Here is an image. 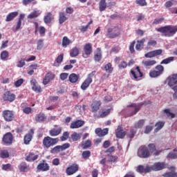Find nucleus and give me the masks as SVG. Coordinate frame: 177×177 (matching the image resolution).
Instances as JSON below:
<instances>
[{"label": "nucleus", "instance_id": "1", "mask_svg": "<svg viewBox=\"0 0 177 177\" xmlns=\"http://www.w3.org/2000/svg\"><path fill=\"white\" fill-rule=\"evenodd\" d=\"M158 32H160L163 37L171 38L177 32V25H167L156 29Z\"/></svg>", "mask_w": 177, "mask_h": 177}, {"label": "nucleus", "instance_id": "2", "mask_svg": "<svg viewBox=\"0 0 177 177\" xmlns=\"http://www.w3.org/2000/svg\"><path fill=\"white\" fill-rule=\"evenodd\" d=\"M59 143V138H53L50 136H46L43 139V146L46 149H49L50 147H53Z\"/></svg>", "mask_w": 177, "mask_h": 177}, {"label": "nucleus", "instance_id": "3", "mask_svg": "<svg viewBox=\"0 0 177 177\" xmlns=\"http://www.w3.org/2000/svg\"><path fill=\"white\" fill-rule=\"evenodd\" d=\"M121 35V28L115 26L114 28H109L107 30V33L106 35V38H110L113 39L120 37Z\"/></svg>", "mask_w": 177, "mask_h": 177}, {"label": "nucleus", "instance_id": "4", "mask_svg": "<svg viewBox=\"0 0 177 177\" xmlns=\"http://www.w3.org/2000/svg\"><path fill=\"white\" fill-rule=\"evenodd\" d=\"M96 73V71H92L91 73H89L87 76V78L83 82L80 88L82 91H86L88 88H89V85L92 84L93 82V78L95 77V74Z\"/></svg>", "mask_w": 177, "mask_h": 177}, {"label": "nucleus", "instance_id": "5", "mask_svg": "<svg viewBox=\"0 0 177 177\" xmlns=\"http://www.w3.org/2000/svg\"><path fill=\"white\" fill-rule=\"evenodd\" d=\"M137 154L140 158H149L150 157V151L147 147L142 145L139 147Z\"/></svg>", "mask_w": 177, "mask_h": 177}, {"label": "nucleus", "instance_id": "6", "mask_svg": "<svg viewBox=\"0 0 177 177\" xmlns=\"http://www.w3.org/2000/svg\"><path fill=\"white\" fill-rule=\"evenodd\" d=\"M156 70H152L149 72V77L151 78H157L164 73V66L162 65H157L155 67Z\"/></svg>", "mask_w": 177, "mask_h": 177}, {"label": "nucleus", "instance_id": "7", "mask_svg": "<svg viewBox=\"0 0 177 177\" xmlns=\"http://www.w3.org/2000/svg\"><path fill=\"white\" fill-rule=\"evenodd\" d=\"M69 147L70 143L68 142L63 144L62 145H57L50 149V153H51V154H56L60 153V151H64V150H66V149Z\"/></svg>", "mask_w": 177, "mask_h": 177}, {"label": "nucleus", "instance_id": "8", "mask_svg": "<svg viewBox=\"0 0 177 177\" xmlns=\"http://www.w3.org/2000/svg\"><path fill=\"white\" fill-rule=\"evenodd\" d=\"M84 53H82V57L84 59H86L92 55V52H93V48H92V44L87 43L83 47Z\"/></svg>", "mask_w": 177, "mask_h": 177}, {"label": "nucleus", "instance_id": "9", "mask_svg": "<svg viewBox=\"0 0 177 177\" xmlns=\"http://www.w3.org/2000/svg\"><path fill=\"white\" fill-rule=\"evenodd\" d=\"M2 142L4 146H11V145L13 143V134H12L10 132L6 133L3 136Z\"/></svg>", "mask_w": 177, "mask_h": 177}, {"label": "nucleus", "instance_id": "10", "mask_svg": "<svg viewBox=\"0 0 177 177\" xmlns=\"http://www.w3.org/2000/svg\"><path fill=\"white\" fill-rule=\"evenodd\" d=\"M151 171H162V169H165L167 168V163L165 162H157L153 163L151 166H149Z\"/></svg>", "mask_w": 177, "mask_h": 177}, {"label": "nucleus", "instance_id": "11", "mask_svg": "<svg viewBox=\"0 0 177 177\" xmlns=\"http://www.w3.org/2000/svg\"><path fill=\"white\" fill-rule=\"evenodd\" d=\"M3 100L4 102H10L12 103V102L16 100V95L10 91H6L3 95Z\"/></svg>", "mask_w": 177, "mask_h": 177}, {"label": "nucleus", "instance_id": "12", "mask_svg": "<svg viewBox=\"0 0 177 177\" xmlns=\"http://www.w3.org/2000/svg\"><path fill=\"white\" fill-rule=\"evenodd\" d=\"M37 171H41L42 172H46L50 169L49 164L46 162V160H43L39 165L37 166Z\"/></svg>", "mask_w": 177, "mask_h": 177}, {"label": "nucleus", "instance_id": "13", "mask_svg": "<svg viewBox=\"0 0 177 177\" xmlns=\"http://www.w3.org/2000/svg\"><path fill=\"white\" fill-rule=\"evenodd\" d=\"M136 71L131 70V74L133 75V79L135 81H139L142 77H143V73L142 71H140V68L139 66H136Z\"/></svg>", "mask_w": 177, "mask_h": 177}, {"label": "nucleus", "instance_id": "14", "mask_svg": "<svg viewBox=\"0 0 177 177\" xmlns=\"http://www.w3.org/2000/svg\"><path fill=\"white\" fill-rule=\"evenodd\" d=\"M162 54V50L161 49L154 50L145 54V57H146L147 59H151L153 57H156V56H160V55Z\"/></svg>", "mask_w": 177, "mask_h": 177}, {"label": "nucleus", "instance_id": "15", "mask_svg": "<svg viewBox=\"0 0 177 177\" xmlns=\"http://www.w3.org/2000/svg\"><path fill=\"white\" fill-rule=\"evenodd\" d=\"M55 77H56V75H55V73L52 72H48V73H46L45 75V77L43 79L44 85H48V83L55 80Z\"/></svg>", "mask_w": 177, "mask_h": 177}, {"label": "nucleus", "instance_id": "16", "mask_svg": "<svg viewBox=\"0 0 177 177\" xmlns=\"http://www.w3.org/2000/svg\"><path fill=\"white\" fill-rule=\"evenodd\" d=\"M95 132L97 136L103 138V136H106V135L109 134V128H105L104 129H102V128H97L95 129Z\"/></svg>", "mask_w": 177, "mask_h": 177}, {"label": "nucleus", "instance_id": "17", "mask_svg": "<svg viewBox=\"0 0 177 177\" xmlns=\"http://www.w3.org/2000/svg\"><path fill=\"white\" fill-rule=\"evenodd\" d=\"M34 136V129H31L28 133L24 136V140L25 145H28L32 140Z\"/></svg>", "mask_w": 177, "mask_h": 177}, {"label": "nucleus", "instance_id": "18", "mask_svg": "<svg viewBox=\"0 0 177 177\" xmlns=\"http://www.w3.org/2000/svg\"><path fill=\"white\" fill-rule=\"evenodd\" d=\"M136 171L137 172H139V174H149V172H151L150 166H147L145 167V166L142 165L137 167Z\"/></svg>", "mask_w": 177, "mask_h": 177}, {"label": "nucleus", "instance_id": "19", "mask_svg": "<svg viewBox=\"0 0 177 177\" xmlns=\"http://www.w3.org/2000/svg\"><path fill=\"white\" fill-rule=\"evenodd\" d=\"M3 118L7 122H10V121H13L15 119V114L12 111H4Z\"/></svg>", "mask_w": 177, "mask_h": 177}, {"label": "nucleus", "instance_id": "20", "mask_svg": "<svg viewBox=\"0 0 177 177\" xmlns=\"http://www.w3.org/2000/svg\"><path fill=\"white\" fill-rule=\"evenodd\" d=\"M78 171V165L73 164L66 168V174L67 175H74L75 172Z\"/></svg>", "mask_w": 177, "mask_h": 177}, {"label": "nucleus", "instance_id": "21", "mask_svg": "<svg viewBox=\"0 0 177 177\" xmlns=\"http://www.w3.org/2000/svg\"><path fill=\"white\" fill-rule=\"evenodd\" d=\"M84 124H85V122H84L81 120H77L75 122H73L71 124L70 128L71 129H77V128H81V127H83Z\"/></svg>", "mask_w": 177, "mask_h": 177}, {"label": "nucleus", "instance_id": "22", "mask_svg": "<svg viewBox=\"0 0 177 177\" xmlns=\"http://www.w3.org/2000/svg\"><path fill=\"white\" fill-rule=\"evenodd\" d=\"M125 135H127V132L124 131L122 127L118 126L115 133L116 138L118 139H124Z\"/></svg>", "mask_w": 177, "mask_h": 177}, {"label": "nucleus", "instance_id": "23", "mask_svg": "<svg viewBox=\"0 0 177 177\" xmlns=\"http://www.w3.org/2000/svg\"><path fill=\"white\" fill-rule=\"evenodd\" d=\"M30 84H31V85H32V91L36 92V93H41V92H42V88H41V86L37 85L36 80H32L30 81Z\"/></svg>", "mask_w": 177, "mask_h": 177}, {"label": "nucleus", "instance_id": "24", "mask_svg": "<svg viewBox=\"0 0 177 177\" xmlns=\"http://www.w3.org/2000/svg\"><path fill=\"white\" fill-rule=\"evenodd\" d=\"M17 16H19V12L17 11L10 12L6 16V21H12V20H15Z\"/></svg>", "mask_w": 177, "mask_h": 177}, {"label": "nucleus", "instance_id": "25", "mask_svg": "<svg viewBox=\"0 0 177 177\" xmlns=\"http://www.w3.org/2000/svg\"><path fill=\"white\" fill-rule=\"evenodd\" d=\"M35 120L37 122H45L46 121V115L44 113H39L35 117Z\"/></svg>", "mask_w": 177, "mask_h": 177}, {"label": "nucleus", "instance_id": "26", "mask_svg": "<svg viewBox=\"0 0 177 177\" xmlns=\"http://www.w3.org/2000/svg\"><path fill=\"white\" fill-rule=\"evenodd\" d=\"M58 20H59V24L62 26V24H63L64 23H66V21L68 20V17L66 16V13H64V12H59Z\"/></svg>", "mask_w": 177, "mask_h": 177}, {"label": "nucleus", "instance_id": "27", "mask_svg": "<svg viewBox=\"0 0 177 177\" xmlns=\"http://www.w3.org/2000/svg\"><path fill=\"white\" fill-rule=\"evenodd\" d=\"M169 86H174L177 84V73L172 75V77H169L167 78Z\"/></svg>", "mask_w": 177, "mask_h": 177}, {"label": "nucleus", "instance_id": "28", "mask_svg": "<svg viewBox=\"0 0 177 177\" xmlns=\"http://www.w3.org/2000/svg\"><path fill=\"white\" fill-rule=\"evenodd\" d=\"M62 133V127H59L58 129H52L49 131V135L50 136L55 137V136H59Z\"/></svg>", "mask_w": 177, "mask_h": 177}, {"label": "nucleus", "instance_id": "29", "mask_svg": "<svg viewBox=\"0 0 177 177\" xmlns=\"http://www.w3.org/2000/svg\"><path fill=\"white\" fill-rule=\"evenodd\" d=\"M18 168L21 172H28L30 171V166L27 163L23 162L19 166Z\"/></svg>", "mask_w": 177, "mask_h": 177}, {"label": "nucleus", "instance_id": "30", "mask_svg": "<svg viewBox=\"0 0 177 177\" xmlns=\"http://www.w3.org/2000/svg\"><path fill=\"white\" fill-rule=\"evenodd\" d=\"M96 53L94 55V60L95 62H101L102 60V48H97L96 49Z\"/></svg>", "mask_w": 177, "mask_h": 177}, {"label": "nucleus", "instance_id": "31", "mask_svg": "<svg viewBox=\"0 0 177 177\" xmlns=\"http://www.w3.org/2000/svg\"><path fill=\"white\" fill-rule=\"evenodd\" d=\"M146 42V39L142 38L141 40H138L137 44L136 45V50H140L143 49V46H145V43Z\"/></svg>", "mask_w": 177, "mask_h": 177}, {"label": "nucleus", "instance_id": "32", "mask_svg": "<svg viewBox=\"0 0 177 177\" xmlns=\"http://www.w3.org/2000/svg\"><path fill=\"white\" fill-rule=\"evenodd\" d=\"M69 82L71 84H75L80 80V75H77L75 73H71L68 77Z\"/></svg>", "mask_w": 177, "mask_h": 177}, {"label": "nucleus", "instance_id": "33", "mask_svg": "<svg viewBox=\"0 0 177 177\" xmlns=\"http://www.w3.org/2000/svg\"><path fill=\"white\" fill-rule=\"evenodd\" d=\"M80 146L82 147L83 150H86V149H89V147H92V141L87 140L86 142H82Z\"/></svg>", "mask_w": 177, "mask_h": 177}, {"label": "nucleus", "instance_id": "34", "mask_svg": "<svg viewBox=\"0 0 177 177\" xmlns=\"http://www.w3.org/2000/svg\"><path fill=\"white\" fill-rule=\"evenodd\" d=\"M53 20V16L52 15V12H48L46 16L44 18V21L46 24H50Z\"/></svg>", "mask_w": 177, "mask_h": 177}, {"label": "nucleus", "instance_id": "35", "mask_svg": "<svg viewBox=\"0 0 177 177\" xmlns=\"http://www.w3.org/2000/svg\"><path fill=\"white\" fill-rule=\"evenodd\" d=\"M164 125H165V122L164 121H158L156 122L155 124L156 128L154 129V132H158V131H161V129L164 128Z\"/></svg>", "mask_w": 177, "mask_h": 177}, {"label": "nucleus", "instance_id": "36", "mask_svg": "<svg viewBox=\"0 0 177 177\" xmlns=\"http://www.w3.org/2000/svg\"><path fill=\"white\" fill-rule=\"evenodd\" d=\"M107 8V3L106 0H100L99 3V10L100 12H104Z\"/></svg>", "mask_w": 177, "mask_h": 177}, {"label": "nucleus", "instance_id": "37", "mask_svg": "<svg viewBox=\"0 0 177 177\" xmlns=\"http://www.w3.org/2000/svg\"><path fill=\"white\" fill-rule=\"evenodd\" d=\"M101 105H102V102H100V101H94L91 104V109L93 111H97V110L100 109Z\"/></svg>", "mask_w": 177, "mask_h": 177}, {"label": "nucleus", "instance_id": "38", "mask_svg": "<svg viewBox=\"0 0 177 177\" xmlns=\"http://www.w3.org/2000/svg\"><path fill=\"white\" fill-rule=\"evenodd\" d=\"M78 55H80V49L78 48L74 47L70 50L71 57H77Z\"/></svg>", "mask_w": 177, "mask_h": 177}, {"label": "nucleus", "instance_id": "39", "mask_svg": "<svg viewBox=\"0 0 177 177\" xmlns=\"http://www.w3.org/2000/svg\"><path fill=\"white\" fill-rule=\"evenodd\" d=\"M41 15V12L39 10H34L30 14L28 15V19H37Z\"/></svg>", "mask_w": 177, "mask_h": 177}, {"label": "nucleus", "instance_id": "40", "mask_svg": "<svg viewBox=\"0 0 177 177\" xmlns=\"http://www.w3.org/2000/svg\"><path fill=\"white\" fill-rule=\"evenodd\" d=\"M142 64H144L145 67H151V66H154L155 64H157V61L151 60V59L142 61Z\"/></svg>", "mask_w": 177, "mask_h": 177}, {"label": "nucleus", "instance_id": "41", "mask_svg": "<svg viewBox=\"0 0 177 177\" xmlns=\"http://www.w3.org/2000/svg\"><path fill=\"white\" fill-rule=\"evenodd\" d=\"M71 44H73V41L70 40V39H68V37H64L62 39V46L64 48H67V46H68V45H71Z\"/></svg>", "mask_w": 177, "mask_h": 177}, {"label": "nucleus", "instance_id": "42", "mask_svg": "<svg viewBox=\"0 0 177 177\" xmlns=\"http://www.w3.org/2000/svg\"><path fill=\"white\" fill-rule=\"evenodd\" d=\"M38 159V155H35L34 153H29V155L26 157V161H35V160Z\"/></svg>", "mask_w": 177, "mask_h": 177}, {"label": "nucleus", "instance_id": "43", "mask_svg": "<svg viewBox=\"0 0 177 177\" xmlns=\"http://www.w3.org/2000/svg\"><path fill=\"white\" fill-rule=\"evenodd\" d=\"M156 45H157V41L150 39L147 42V46H146L145 49H147V50L150 49L151 48V46H156Z\"/></svg>", "mask_w": 177, "mask_h": 177}, {"label": "nucleus", "instance_id": "44", "mask_svg": "<svg viewBox=\"0 0 177 177\" xmlns=\"http://www.w3.org/2000/svg\"><path fill=\"white\" fill-rule=\"evenodd\" d=\"M106 73H109V74H111V73H113V67H112V65H111V63H108L106 64L104 67Z\"/></svg>", "mask_w": 177, "mask_h": 177}, {"label": "nucleus", "instance_id": "45", "mask_svg": "<svg viewBox=\"0 0 177 177\" xmlns=\"http://www.w3.org/2000/svg\"><path fill=\"white\" fill-rule=\"evenodd\" d=\"M71 138L73 142H77V140H80L81 139V136H80V133L74 132L71 134Z\"/></svg>", "mask_w": 177, "mask_h": 177}, {"label": "nucleus", "instance_id": "46", "mask_svg": "<svg viewBox=\"0 0 177 177\" xmlns=\"http://www.w3.org/2000/svg\"><path fill=\"white\" fill-rule=\"evenodd\" d=\"M165 19L164 17L162 18H156L153 20L152 24L153 26H157L158 24H161L162 23H164V21Z\"/></svg>", "mask_w": 177, "mask_h": 177}, {"label": "nucleus", "instance_id": "47", "mask_svg": "<svg viewBox=\"0 0 177 177\" xmlns=\"http://www.w3.org/2000/svg\"><path fill=\"white\" fill-rule=\"evenodd\" d=\"M1 60L6 61L8 60V57H9V52L6 50H3L1 53Z\"/></svg>", "mask_w": 177, "mask_h": 177}, {"label": "nucleus", "instance_id": "48", "mask_svg": "<svg viewBox=\"0 0 177 177\" xmlns=\"http://www.w3.org/2000/svg\"><path fill=\"white\" fill-rule=\"evenodd\" d=\"M174 59H175V57H169L168 58L163 59L160 62V64H169V63H171V62H174Z\"/></svg>", "mask_w": 177, "mask_h": 177}, {"label": "nucleus", "instance_id": "49", "mask_svg": "<svg viewBox=\"0 0 177 177\" xmlns=\"http://www.w3.org/2000/svg\"><path fill=\"white\" fill-rule=\"evenodd\" d=\"M70 136V133L68 131H64L63 133L62 136L60 137L61 142H64L68 139V137Z\"/></svg>", "mask_w": 177, "mask_h": 177}, {"label": "nucleus", "instance_id": "50", "mask_svg": "<svg viewBox=\"0 0 177 177\" xmlns=\"http://www.w3.org/2000/svg\"><path fill=\"white\" fill-rule=\"evenodd\" d=\"M82 157L84 160H88L91 157V151H84L82 153Z\"/></svg>", "mask_w": 177, "mask_h": 177}, {"label": "nucleus", "instance_id": "51", "mask_svg": "<svg viewBox=\"0 0 177 177\" xmlns=\"http://www.w3.org/2000/svg\"><path fill=\"white\" fill-rule=\"evenodd\" d=\"M1 158H9V152L8 150H3L0 152Z\"/></svg>", "mask_w": 177, "mask_h": 177}, {"label": "nucleus", "instance_id": "52", "mask_svg": "<svg viewBox=\"0 0 177 177\" xmlns=\"http://www.w3.org/2000/svg\"><path fill=\"white\" fill-rule=\"evenodd\" d=\"M127 107H133L135 109V111H139L140 109H142L141 104H131L127 106Z\"/></svg>", "mask_w": 177, "mask_h": 177}, {"label": "nucleus", "instance_id": "53", "mask_svg": "<svg viewBox=\"0 0 177 177\" xmlns=\"http://www.w3.org/2000/svg\"><path fill=\"white\" fill-rule=\"evenodd\" d=\"M43 48H44V40L39 39L37 41V50H41Z\"/></svg>", "mask_w": 177, "mask_h": 177}, {"label": "nucleus", "instance_id": "54", "mask_svg": "<svg viewBox=\"0 0 177 177\" xmlns=\"http://www.w3.org/2000/svg\"><path fill=\"white\" fill-rule=\"evenodd\" d=\"M11 168H12V165H10V163L2 165V167H1V169H3V171H10Z\"/></svg>", "mask_w": 177, "mask_h": 177}, {"label": "nucleus", "instance_id": "55", "mask_svg": "<svg viewBox=\"0 0 177 177\" xmlns=\"http://www.w3.org/2000/svg\"><path fill=\"white\" fill-rule=\"evenodd\" d=\"M136 3L140 6H147V2H146V0H136Z\"/></svg>", "mask_w": 177, "mask_h": 177}, {"label": "nucleus", "instance_id": "56", "mask_svg": "<svg viewBox=\"0 0 177 177\" xmlns=\"http://www.w3.org/2000/svg\"><path fill=\"white\" fill-rule=\"evenodd\" d=\"M163 176L164 177H177V173L176 172L170 171V172L165 173L163 175Z\"/></svg>", "mask_w": 177, "mask_h": 177}, {"label": "nucleus", "instance_id": "57", "mask_svg": "<svg viewBox=\"0 0 177 177\" xmlns=\"http://www.w3.org/2000/svg\"><path fill=\"white\" fill-rule=\"evenodd\" d=\"M167 158H171V160H176L177 158V153L170 152L167 154Z\"/></svg>", "mask_w": 177, "mask_h": 177}, {"label": "nucleus", "instance_id": "58", "mask_svg": "<svg viewBox=\"0 0 177 177\" xmlns=\"http://www.w3.org/2000/svg\"><path fill=\"white\" fill-rule=\"evenodd\" d=\"M135 133H136V131L133 129H131L130 130V133H128L127 136L129 138V139H133L135 137Z\"/></svg>", "mask_w": 177, "mask_h": 177}, {"label": "nucleus", "instance_id": "59", "mask_svg": "<svg viewBox=\"0 0 177 177\" xmlns=\"http://www.w3.org/2000/svg\"><path fill=\"white\" fill-rule=\"evenodd\" d=\"M127 67H128V64L125 61L120 62L118 65V68L120 70H122L123 68H127Z\"/></svg>", "mask_w": 177, "mask_h": 177}, {"label": "nucleus", "instance_id": "60", "mask_svg": "<svg viewBox=\"0 0 177 177\" xmlns=\"http://www.w3.org/2000/svg\"><path fill=\"white\" fill-rule=\"evenodd\" d=\"M39 32L41 37H45V32H46V28L44 26H40L39 28Z\"/></svg>", "mask_w": 177, "mask_h": 177}, {"label": "nucleus", "instance_id": "61", "mask_svg": "<svg viewBox=\"0 0 177 177\" xmlns=\"http://www.w3.org/2000/svg\"><path fill=\"white\" fill-rule=\"evenodd\" d=\"M109 156V162H115L117 160H118V156H113V155H108Z\"/></svg>", "mask_w": 177, "mask_h": 177}, {"label": "nucleus", "instance_id": "62", "mask_svg": "<svg viewBox=\"0 0 177 177\" xmlns=\"http://www.w3.org/2000/svg\"><path fill=\"white\" fill-rule=\"evenodd\" d=\"M145 125V120H140L135 124V128H142Z\"/></svg>", "mask_w": 177, "mask_h": 177}, {"label": "nucleus", "instance_id": "63", "mask_svg": "<svg viewBox=\"0 0 177 177\" xmlns=\"http://www.w3.org/2000/svg\"><path fill=\"white\" fill-rule=\"evenodd\" d=\"M23 82H24V80H23V79H19V80H17V81L15 82V86L17 88H19V86H21V84H23Z\"/></svg>", "mask_w": 177, "mask_h": 177}, {"label": "nucleus", "instance_id": "64", "mask_svg": "<svg viewBox=\"0 0 177 177\" xmlns=\"http://www.w3.org/2000/svg\"><path fill=\"white\" fill-rule=\"evenodd\" d=\"M148 147H149V151L151 153H154L156 151V145L155 144H149V145H148Z\"/></svg>", "mask_w": 177, "mask_h": 177}]
</instances>
